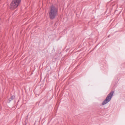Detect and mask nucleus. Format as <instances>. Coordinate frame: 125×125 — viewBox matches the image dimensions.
I'll use <instances>...</instances> for the list:
<instances>
[{
    "instance_id": "nucleus-5",
    "label": "nucleus",
    "mask_w": 125,
    "mask_h": 125,
    "mask_svg": "<svg viewBox=\"0 0 125 125\" xmlns=\"http://www.w3.org/2000/svg\"><path fill=\"white\" fill-rule=\"evenodd\" d=\"M12 100H12L10 99V98L9 99V101L8 102L9 103H10V102Z\"/></svg>"
},
{
    "instance_id": "nucleus-2",
    "label": "nucleus",
    "mask_w": 125,
    "mask_h": 125,
    "mask_svg": "<svg viewBox=\"0 0 125 125\" xmlns=\"http://www.w3.org/2000/svg\"><path fill=\"white\" fill-rule=\"evenodd\" d=\"M114 93V91H112L108 94L105 99L102 102V105H104L106 104L110 101L113 96Z\"/></svg>"
},
{
    "instance_id": "nucleus-3",
    "label": "nucleus",
    "mask_w": 125,
    "mask_h": 125,
    "mask_svg": "<svg viewBox=\"0 0 125 125\" xmlns=\"http://www.w3.org/2000/svg\"><path fill=\"white\" fill-rule=\"evenodd\" d=\"M21 2V0H12L10 4V8L14 9L17 8Z\"/></svg>"
},
{
    "instance_id": "nucleus-4",
    "label": "nucleus",
    "mask_w": 125,
    "mask_h": 125,
    "mask_svg": "<svg viewBox=\"0 0 125 125\" xmlns=\"http://www.w3.org/2000/svg\"><path fill=\"white\" fill-rule=\"evenodd\" d=\"M10 98L11 99L13 100L15 98V96L14 95H12L11 96Z\"/></svg>"
},
{
    "instance_id": "nucleus-1",
    "label": "nucleus",
    "mask_w": 125,
    "mask_h": 125,
    "mask_svg": "<svg viewBox=\"0 0 125 125\" xmlns=\"http://www.w3.org/2000/svg\"><path fill=\"white\" fill-rule=\"evenodd\" d=\"M58 12V9L55 6L52 5L50 8L49 12V18L50 19L53 20L55 18Z\"/></svg>"
}]
</instances>
